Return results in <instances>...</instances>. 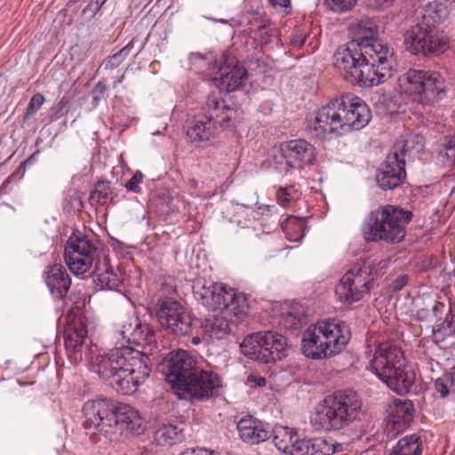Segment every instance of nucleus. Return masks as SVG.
Here are the masks:
<instances>
[{
  "label": "nucleus",
  "mask_w": 455,
  "mask_h": 455,
  "mask_svg": "<svg viewBox=\"0 0 455 455\" xmlns=\"http://www.w3.org/2000/svg\"><path fill=\"white\" fill-rule=\"evenodd\" d=\"M394 55V49L377 37V29L369 28L338 48L333 64L347 82L373 87L391 77Z\"/></svg>",
  "instance_id": "obj_1"
},
{
  "label": "nucleus",
  "mask_w": 455,
  "mask_h": 455,
  "mask_svg": "<svg viewBox=\"0 0 455 455\" xmlns=\"http://www.w3.org/2000/svg\"><path fill=\"white\" fill-rule=\"evenodd\" d=\"M90 364L92 371L124 395L134 394L151 372L150 359L146 352L125 346L97 355Z\"/></svg>",
  "instance_id": "obj_2"
},
{
  "label": "nucleus",
  "mask_w": 455,
  "mask_h": 455,
  "mask_svg": "<svg viewBox=\"0 0 455 455\" xmlns=\"http://www.w3.org/2000/svg\"><path fill=\"white\" fill-rule=\"evenodd\" d=\"M64 259L69 270L77 275L92 268L93 282L101 290H116L121 283L109 265L107 251L94 234L75 230L65 245Z\"/></svg>",
  "instance_id": "obj_3"
},
{
  "label": "nucleus",
  "mask_w": 455,
  "mask_h": 455,
  "mask_svg": "<svg viewBox=\"0 0 455 455\" xmlns=\"http://www.w3.org/2000/svg\"><path fill=\"white\" fill-rule=\"evenodd\" d=\"M196 295L204 306L217 313L202 325L204 333L211 339H221L228 337L233 327L244 321L248 315L246 296L223 283H213L209 287L203 286L196 291Z\"/></svg>",
  "instance_id": "obj_4"
},
{
  "label": "nucleus",
  "mask_w": 455,
  "mask_h": 455,
  "mask_svg": "<svg viewBox=\"0 0 455 455\" xmlns=\"http://www.w3.org/2000/svg\"><path fill=\"white\" fill-rule=\"evenodd\" d=\"M83 414V427L98 431L110 442H119L130 434L139 435L143 431V421L137 411L125 403L116 404L108 398L87 401Z\"/></svg>",
  "instance_id": "obj_5"
},
{
  "label": "nucleus",
  "mask_w": 455,
  "mask_h": 455,
  "mask_svg": "<svg viewBox=\"0 0 455 455\" xmlns=\"http://www.w3.org/2000/svg\"><path fill=\"white\" fill-rule=\"evenodd\" d=\"M371 118V112L361 98L345 93L319 108L309 128L319 139L331 133L342 136L363 129Z\"/></svg>",
  "instance_id": "obj_6"
},
{
  "label": "nucleus",
  "mask_w": 455,
  "mask_h": 455,
  "mask_svg": "<svg viewBox=\"0 0 455 455\" xmlns=\"http://www.w3.org/2000/svg\"><path fill=\"white\" fill-rule=\"evenodd\" d=\"M363 403L359 395L349 388L326 395L315 407L310 418L316 431H339L359 419Z\"/></svg>",
  "instance_id": "obj_7"
},
{
  "label": "nucleus",
  "mask_w": 455,
  "mask_h": 455,
  "mask_svg": "<svg viewBox=\"0 0 455 455\" xmlns=\"http://www.w3.org/2000/svg\"><path fill=\"white\" fill-rule=\"evenodd\" d=\"M413 214L401 206L385 204L371 211L364 218L361 232L366 243H398L406 235V226Z\"/></svg>",
  "instance_id": "obj_8"
},
{
  "label": "nucleus",
  "mask_w": 455,
  "mask_h": 455,
  "mask_svg": "<svg viewBox=\"0 0 455 455\" xmlns=\"http://www.w3.org/2000/svg\"><path fill=\"white\" fill-rule=\"evenodd\" d=\"M351 337L348 325L340 320L318 321L307 328L302 337L305 356L318 360L343 351Z\"/></svg>",
  "instance_id": "obj_9"
},
{
  "label": "nucleus",
  "mask_w": 455,
  "mask_h": 455,
  "mask_svg": "<svg viewBox=\"0 0 455 455\" xmlns=\"http://www.w3.org/2000/svg\"><path fill=\"white\" fill-rule=\"evenodd\" d=\"M370 368L398 395L409 393L415 382V372L405 368L403 350L392 342L379 345L370 361Z\"/></svg>",
  "instance_id": "obj_10"
},
{
  "label": "nucleus",
  "mask_w": 455,
  "mask_h": 455,
  "mask_svg": "<svg viewBox=\"0 0 455 455\" xmlns=\"http://www.w3.org/2000/svg\"><path fill=\"white\" fill-rule=\"evenodd\" d=\"M398 83L403 93L422 106L443 100L448 89L445 78L434 70L410 68L399 77Z\"/></svg>",
  "instance_id": "obj_11"
},
{
  "label": "nucleus",
  "mask_w": 455,
  "mask_h": 455,
  "mask_svg": "<svg viewBox=\"0 0 455 455\" xmlns=\"http://www.w3.org/2000/svg\"><path fill=\"white\" fill-rule=\"evenodd\" d=\"M286 338L277 332H257L246 336L240 345L242 354L262 363L282 360L287 352Z\"/></svg>",
  "instance_id": "obj_12"
},
{
  "label": "nucleus",
  "mask_w": 455,
  "mask_h": 455,
  "mask_svg": "<svg viewBox=\"0 0 455 455\" xmlns=\"http://www.w3.org/2000/svg\"><path fill=\"white\" fill-rule=\"evenodd\" d=\"M371 267L366 262L357 263L339 280L335 288L337 299L344 304L361 300L373 287Z\"/></svg>",
  "instance_id": "obj_13"
},
{
  "label": "nucleus",
  "mask_w": 455,
  "mask_h": 455,
  "mask_svg": "<svg viewBox=\"0 0 455 455\" xmlns=\"http://www.w3.org/2000/svg\"><path fill=\"white\" fill-rule=\"evenodd\" d=\"M197 367L195 356L179 349L169 352L157 364V371L164 376L173 391L180 394Z\"/></svg>",
  "instance_id": "obj_14"
},
{
  "label": "nucleus",
  "mask_w": 455,
  "mask_h": 455,
  "mask_svg": "<svg viewBox=\"0 0 455 455\" xmlns=\"http://www.w3.org/2000/svg\"><path fill=\"white\" fill-rule=\"evenodd\" d=\"M316 158L315 147L305 140L282 142L275 156V168L284 174L312 165Z\"/></svg>",
  "instance_id": "obj_15"
},
{
  "label": "nucleus",
  "mask_w": 455,
  "mask_h": 455,
  "mask_svg": "<svg viewBox=\"0 0 455 455\" xmlns=\"http://www.w3.org/2000/svg\"><path fill=\"white\" fill-rule=\"evenodd\" d=\"M217 73L220 76L214 78V83L220 91L226 92L243 90L249 78L247 69L232 50L225 51L221 54Z\"/></svg>",
  "instance_id": "obj_16"
},
{
  "label": "nucleus",
  "mask_w": 455,
  "mask_h": 455,
  "mask_svg": "<svg viewBox=\"0 0 455 455\" xmlns=\"http://www.w3.org/2000/svg\"><path fill=\"white\" fill-rule=\"evenodd\" d=\"M116 332L123 341L128 344L141 347L148 351L156 347V334L154 330L147 323H142L138 316L126 315L122 317L116 325Z\"/></svg>",
  "instance_id": "obj_17"
},
{
  "label": "nucleus",
  "mask_w": 455,
  "mask_h": 455,
  "mask_svg": "<svg viewBox=\"0 0 455 455\" xmlns=\"http://www.w3.org/2000/svg\"><path fill=\"white\" fill-rule=\"evenodd\" d=\"M87 319L79 307L68 313V325L64 330V343L70 361L77 364L83 359L82 348L87 338Z\"/></svg>",
  "instance_id": "obj_18"
},
{
  "label": "nucleus",
  "mask_w": 455,
  "mask_h": 455,
  "mask_svg": "<svg viewBox=\"0 0 455 455\" xmlns=\"http://www.w3.org/2000/svg\"><path fill=\"white\" fill-rule=\"evenodd\" d=\"M221 387L222 381L217 373L197 367L181 393L203 401L219 395Z\"/></svg>",
  "instance_id": "obj_19"
},
{
  "label": "nucleus",
  "mask_w": 455,
  "mask_h": 455,
  "mask_svg": "<svg viewBox=\"0 0 455 455\" xmlns=\"http://www.w3.org/2000/svg\"><path fill=\"white\" fill-rule=\"evenodd\" d=\"M405 180V159L391 151L377 172V184L382 190H394L403 185Z\"/></svg>",
  "instance_id": "obj_20"
},
{
  "label": "nucleus",
  "mask_w": 455,
  "mask_h": 455,
  "mask_svg": "<svg viewBox=\"0 0 455 455\" xmlns=\"http://www.w3.org/2000/svg\"><path fill=\"white\" fill-rule=\"evenodd\" d=\"M202 113L211 117L220 128H229L235 118L236 109L222 98L220 92H212L207 96Z\"/></svg>",
  "instance_id": "obj_21"
},
{
  "label": "nucleus",
  "mask_w": 455,
  "mask_h": 455,
  "mask_svg": "<svg viewBox=\"0 0 455 455\" xmlns=\"http://www.w3.org/2000/svg\"><path fill=\"white\" fill-rule=\"evenodd\" d=\"M414 405L410 400L395 399L387 410V427L393 435L405 430L414 419Z\"/></svg>",
  "instance_id": "obj_22"
},
{
  "label": "nucleus",
  "mask_w": 455,
  "mask_h": 455,
  "mask_svg": "<svg viewBox=\"0 0 455 455\" xmlns=\"http://www.w3.org/2000/svg\"><path fill=\"white\" fill-rule=\"evenodd\" d=\"M44 280L51 294L56 299H64L71 286V278L61 264L48 267L44 272Z\"/></svg>",
  "instance_id": "obj_23"
},
{
  "label": "nucleus",
  "mask_w": 455,
  "mask_h": 455,
  "mask_svg": "<svg viewBox=\"0 0 455 455\" xmlns=\"http://www.w3.org/2000/svg\"><path fill=\"white\" fill-rule=\"evenodd\" d=\"M220 129V127L211 117L200 112L188 122L187 136L190 142L200 143L210 140Z\"/></svg>",
  "instance_id": "obj_24"
},
{
  "label": "nucleus",
  "mask_w": 455,
  "mask_h": 455,
  "mask_svg": "<svg viewBox=\"0 0 455 455\" xmlns=\"http://www.w3.org/2000/svg\"><path fill=\"white\" fill-rule=\"evenodd\" d=\"M237 429L240 437L251 444H258L270 436V433L264 424L251 416L241 419L237 423Z\"/></svg>",
  "instance_id": "obj_25"
},
{
  "label": "nucleus",
  "mask_w": 455,
  "mask_h": 455,
  "mask_svg": "<svg viewBox=\"0 0 455 455\" xmlns=\"http://www.w3.org/2000/svg\"><path fill=\"white\" fill-rule=\"evenodd\" d=\"M430 25L419 22L404 33V47L410 53L423 56L427 48V39Z\"/></svg>",
  "instance_id": "obj_26"
},
{
  "label": "nucleus",
  "mask_w": 455,
  "mask_h": 455,
  "mask_svg": "<svg viewBox=\"0 0 455 455\" xmlns=\"http://www.w3.org/2000/svg\"><path fill=\"white\" fill-rule=\"evenodd\" d=\"M450 43L449 36L443 31H440L436 27L430 25L426 42L428 49L424 50L423 56L430 57L443 54L450 48Z\"/></svg>",
  "instance_id": "obj_27"
},
{
  "label": "nucleus",
  "mask_w": 455,
  "mask_h": 455,
  "mask_svg": "<svg viewBox=\"0 0 455 455\" xmlns=\"http://www.w3.org/2000/svg\"><path fill=\"white\" fill-rule=\"evenodd\" d=\"M182 310V305L172 299H159L156 305V315L160 325L164 329Z\"/></svg>",
  "instance_id": "obj_28"
},
{
  "label": "nucleus",
  "mask_w": 455,
  "mask_h": 455,
  "mask_svg": "<svg viewBox=\"0 0 455 455\" xmlns=\"http://www.w3.org/2000/svg\"><path fill=\"white\" fill-rule=\"evenodd\" d=\"M196 323H197V319L192 317L190 313L182 306L180 314L166 325L164 330L174 336L183 337L192 333Z\"/></svg>",
  "instance_id": "obj_29"
},
{
  "label": "nucleus",
  "mask_w": 455,
  "mask_h": 455,
  "mask_svg": "<svg viewBox=\"0 0 455 455\" xmlns=\"http://www.w3.org/2000/svg\"><path fill=\"white\" fill-rule=\"evenodd\" d=\"M425 145V138L418 133L409 132L396 140L392 148L393 153L405 159V156L413 150L419 151Z\"/></svg>",
  "instance_id": "obj_30"
},
{
  "label": "nucleus",
  "mask_w": 455,
  "mask_h": 455,
  "mask_svg": "<svg viewBox=\"0 0 455 455\" xmlns=\"http://www.w3.org/2000/svg\"><path fill=\"white\" fill-rule=\"evenodd\" d=\"M422 442L417 434L401 438L388 455H421Z\"/></svg>",
  "instance_id": "obj_31"
},
{
  "label": "nucleus",
  "mask_w": 455,
  "mask_h": 455,
  "mask_svg": "<svg viewBox=\"0 0 455 455\" xmlns=\"http://www.w3.org/2000/svg\"><path fill=\"white\" fill-rule=\"evenodd\" d=\"M434 329V335L437 342L444 341L448 337L455 338V313L451 306L448 307L443 319Z\"/></svg>",
  "instance_id": "obj_32"
},
{
  "label": "nucleus",
  "mask_w": 455,
  "mask_h": 455,
  "mask_svg": "<svg viewBox=\"0 0 455 455\" xmlns=\"http://www.w3.org/2000/svg\"><path fill=\"white\" fill-rule=\"evenodd\" d=\"M342 451L343 444L332 439L321 437L310 439L309 455H332Z\"/></svg>",
  "instance_id": "obj_33"
},
{
  "label": "nucleus",
  "mask_w": 455,
  "mask_h": 455,
  "mask_svg": "<svg viewBox=\"0 0 455 455\" xmlns=\"http://www.w3.org/2000/svg\"><path fill=\"white\" fill-rule=\"evenodd\" d=\"M189 62L194 68L201 72L212 74L218 71L219 66L220 65V58L214 60L211 54L204 55L199 52H192L189 55Z\"/></svg>",
  "instance_id": "obj_34"
},
{
  "label": "nucleus",
  "mask_w": 455,
  "mask_h": 455,
  "mask_svg": "<svg viewBox=\"0 0 455 455\" xmlns=\"http://www.w3.org/2000/svg\"><path fill=\"white\" fill-rule=\"evenodd\" d=\"M297 434L298 433L292 428L280 427L274 430L272 442L281 452L287 454Z\"/></svg>",
  "instance_id": "obj_35"
},
{
  "label": "nucleus",
  "mask_w": 455,
  "mask_h": 455,
  "mask_svg": "<svg viewBox=\"0 0 455 455\" xmlns=\"http://www.w3.org/2000/svg\"><path fill=\"white\" fill-rule=\"evenodd\" d=\"M447 9L443 4L430 3L426 6L420 22H426L427 25L436 27V24L441 23L447 17Z\"/></svg>",
  "instance_id": "obj_36"
},
{
  "label": "nucleus",
  "mask_w": 455,
  "mask_h": 455,
  "mask_svg": "<svg viewBox=\"0 0 455 455\" xmlns=\"http://www.w3.org/2000/svg\"><path fill=\"white\" fill-rule=\"evenodd\" d=\"M282 229L288 240L297 242L304 236L305 223L301 219L289 217L282 223Z\"/></svg>",
  "instance_id": "obj_37"
},
{
  "label": "nucleus",
  "mask_w": 455,
  "mask_h": 455,
  "mask_svg": "<svg viewBox=\"0 0 455 455\" xmlns=\"http://www.w3.org/2000/svg\"><path fill=\"white\" fill-rule=\"evenodd\" d=\"M181 430L176 425H163L156 433V439L162 445H172L179 439Z\"/></svg>",
  "instance_id": "obj_38"
},
{
  "label": "nucleus",
  "mask_w": 455,
  "mask_h": 455,
  "mask_svg": "<svg viewBox=\"0 0 455 455\" xmlns=\"http://www.w3.org/2000/svg\"><path fill=\"white\" fill-rule=\"evenodd\" d=\"M111 192L110 183L108 181L100 180L94 185L91 191L89 202L92 205H104L108 200Z\"/></svg>",
  "instance_id": "obj_39"
},
{
  "label": "nucleus",
  "mask_w": 455,
  "mask_h": 455,
  "mask_svg": "<svg viewBox=\"0 0 455 455\" xmlns=\"http://www.w3.org/2000/svg\"><path fill=\"white\" fill-rule=\"evenodd\" d=\"M440 161L448 167H455V134L445 139L444 148L439 152Z\"/></svg>",
  "instance_id": "obj_40"
},
{
  "label": "nucleus",
  "mask_w": 455,
  "mask_h": 455,
  "mask_svg": "<svg viewBox=\"0 0 455 455\" xmlns=\"http://www.w3.org/2000/svg\"><path fill=\"white\" fill-rule=\"evenodd\" d=\"M310 439H300L297 435L293 439L291 447L287 451V455H309Z\"/></svg>",
  "instance_id": "obj_41"
},
{
  "label": "nucleus",
  "mask_w": 455,
  "mask_h": 455,
  "mask_svg": "<svg viewBox=\"0 0 455 455\" xmlns=\"http://www.w3.org/2000/svg\"><path fill=\"white\" fill-rule=\"evenodd\" d=\"M356 1L357 0H325V4L331 11L342 12L351 10L355 5Z\"/></svg>",
  "instance_id": "obj_42"
},
{
  "label": "nucleus",
  "mask_w": 455,
  "mask_h": 455,
  "mask_svg": "<svg viewBox=\"0 0 455 455\" xmlns=\"http://www.w3.org/2000/svg\"><path fill=\"white\" fill-rule=\"evenodd\" d=\"M455 383V374L451 376H445L444 378H438L435 381V390L440 395L441 398H445L450 394L448 383Z\"/></svg>",
  "instance_id": "obj_43"
},
{
  "label": "nucleus",
  "mask_w": 455,
  "mask_h": 455,
  "mask_svg": "<svg viewBox=\"0 0 455 455\" xmlns=\"http://www.w3.org/2000/svg\"><path fill=\"white\" fill-rule=\"evenodd\" d=\"M144 174L140 171H136L133 176L125 182L124 188L127 191L135 194L141 192L140 184L143 182Z\"/></svg>",
  "instance_id": "obj_44"
},
{
  "label": "nucleus",
  "mask_w": 455,
  "mask_h": 455,
  "mask_svg": "<svg viewBox=\"0 0 455 455\" xmlns=\"http://www.w3.org/2000/svg\"><path fill=\"white\" fill-rule=\"evenodd\" d=\"M68 113V100L63 97L51 108L50 117L52 120H58Z\"/></svg>",
  "instance_id": "obj_45"
},
{
  "label": "nucleus",
  "mask_w": 455,
  "mask_h": 455,
  "mask_svg": "<svg viewBox=\"0 0 455 455\" xmlns=\"http://www.w3.org/2000/svg\"><path fill=\"white\" fill-rule=\"evenodd\" d=\"M257 36L259 40V44L262 46L269 44L273 41V38L275 36L273 29L266 24L258 27Z\"/></svg>",
  "instance_id": "obj_46"
},
{
  "label": "nucleus",
  "mask_w": 455,
  "mask_h": 455,
  "mask_svg": "<svg viewBox=\"0 0 455 455\" xmlns=\"http://www.w3.org/2000/svg\"><path fill=\"white\" fill-rule=\"evenodd\" d=\"M44 102V97L41 93H36L30 99L26 109L25 117L31 116L42 107Z\"/></svg>",
  "instance_id": "obj_47"
},
{
  "label": "nucleus",
  "mask_w": 455,
  "mask_h": 455,
  "mask_svg": "<svg viewBox=\"0 0 455 455\" xmlns=\"http://www.w3.org/2000/svg\"><path fill=\"white\" fill-rule=\"evenodd\" d=\"M304 315L299 313L287 312L283 315V323L287 328L297 329L303 320Z\"/></svg>",
  "instance_id": "obj_48"
},
{
  "label": "nucleus",
  "mask_w": 455,
  "mask_h": 455,
  "mask_svg": "<svg viewBox=\"0 0 455 455\" xmlns=\"http://www.w3.org/2000/svg\"><path fill=\"white\" fill-rule=\"evenodd\" d=\"M294 191V186L290 185L286 187H280L276 192V197L278 203L283 205L286 206L291 202V193Z\"/></svg>",
  "instance_id": "obj_49"
},
{
  "label": "nucleus",
  "mask_w": 455,
  "mask_h": 455,
  "mask_svg": "<svg viewBox=\"0 0 455 455\" xmlns=\"http://www.w3.org/2000/svg\"><path fill=\"white\" fill-rule=\"evenodd\" d=\"M275 12L283 14H288L291 11V0H268Z\"/></svg>",
  "instance_id": "obj_50"
},
{
  "label": "nucleus",
  "mask_w": 455,
  "mask_h": 455,
  "mask_svg": "<svg viewBox=\"0 0 455 455\" xmlns=\"http://www.w3.org/2000/svg\"><path fill=\"white\" fill-rule=\"evenodd\" d=\"M107 0H91L90 3L84 8L83 12L94 17L97 12L100 10L101 6L106 3Z\"/></svg>",
  "instance_id": "obj_51"
},
{
  "label": "nucleus",
  "mask_w": 455,
  "mask_h": 455,
  "mask_svg": "<svg viewBox=\"0 0 455 455\" xmlns=\"http://www.w3.org/2000/svg\"><path fill=\"white\" fill-rule=\"evenodd\" d=\"M106 85L102 82H98L92 91V101L96 106L104 98L106 92Z\"/></svg>",
  "instance_id": "obj_52"
},
{
  "label": "nucleus",
  "mask_w": 455,
  "mask_h": 455,
  "mask_svg": "<svg viewBox=\"0 0 455 455\" xmlns=\"http://www.w3.org/2000/svg\"><path fill=\"white\" fill-rule=\"evenodd\" d=\"M408 275H400L391 283V289L393 291H401L407 283H408Z\"/></svg>",
  "instance_id": "obj_53"
},
{
  "label": "nucleus",
  "mask_w": 455,
  "mask_h": 455,
  "mask_svg": "<svg viewBox=\"0 0 455 455\" xmlns=\"http://www.w3.org/2000/svg\"><path fill=\"white\" fill-rule=\"evenodd\" d=\"M124 60V59L116 52L108 59L106 64V68L114 69L117 68Z\"/></svg>",
  "instance_id": "obj_54"
},
{
  "label": "nucleus",
  "mask_w": 455,
  "mask_h": 455,
  "mask_svg": "<svg viewBox=\"0 0 455 455\" xmlns=\"http://www.w3.org/2000/svg\"><path fill=\"white\" fill-rule=\"evenodd\" d=\"M448 307L443 303L435 301L434 305L429 308L430 310V316L434 315L435 317L438 316L439 314H443L447 312Z\"/></svg>",
  "instance_id": "obj_55"
},
{
  "label": "nucleus",
  "mask_w": 455,
  "mask_h": 455,
  "mask_svg": "<svg viewBox=\"0 0 455 455\" xmlns=\"http://www.w3.org/2000/svg\"><path fill=\"white\" fill-rule=\"evenodd\" d=\"M247 383L251 387H264L266 385V379L261 376L249 375L247 378Z\"/></svg>",
  "instance_id": "obj_56"
},
{
  "label": "nucleus",
  "mask_w": 455,
  "mask_h": 455,
  "mask_svg": "<svg viewBox=\"0 0 455 455\" xmlns=\"http://www.w3.org/2000/svg\"><path fill=\"white\" fill-rule=\"evenodd\" d=\"M180 455H219L206 449H193L192 451H186Z\"/></svg>",
  "instance_id": "obj_57"
},
{
  "label": "nucleus",
  "mask_w": 455,
  "mask_h": 455,
  "mask_svg": "<svg viewBox=\"0 0 455 455\" xmlns=\"http://www.w3.org/2000/svg\"><path fill=\"white\" fill-rule=\"evenodd\" d=\"M416 315L419 320L427 321L430 317V310L427 307H423L419 309Z\"/></svg>",
  "instance_id": "obj_58"
},
{
  "label": "nucleus",
  "mask_w": 455,
  "mask_h": 455,
  "mask_svg": "<svg viewBox=\"0 0 455 455\" xmlns=\"http://www.w3.org/2000/svg\"><path fill=\"white\" fill-rule=\"evenodd\" d=\"M133 48V43L130 42L124 48H122L117 53L122 56L124 60L130 54L131 50Z\"/></svg>",
  "instance_id": "obj_59"
},
{
  "label": "nucleus",
  "mask_w": 455,
  "mask_h": 455,
  "mask_svg": "<svg viewBox=\"0 0 455 455\" xmlns=\"http://www.w3.org/2000/svg\"><path fill=\"white\" fill-rule=\"evenodd\" d=\"M133 48V43L130 42L124 48H122L117 53L122 56L124 60L130 54L131 50Z\"/></svg>",
  "instance_id": "obj_60"
},
{
  "label": "nucleus",
  "mask_w": 455,
  "mask_h": 455,
  "mask_svg": "<svg viewBox=\"0 0 455 455\" xmlns=\"http://www.w3.org/2000/svg\"><path fill=\"white\" fill-rule=\"evenodd\" d=\"M133 48V43L130 42L124 48H122L117 53L122 56L124 60L130 54L131 50Z\"/></svg>",
  "instance_id": "obj_61"
},
{
  "label": "nucleus",
  "mask_w": 455,
  "mask_h": 455,
  "mask_svg": "<svg viewBox=\"0 0 455 455\" xmlns=\"http://www.w3.org/2000/svg\"><path fill=\"white\" fill-rule=\"evenodd\" d=\"M291 43L294 45V46H302L305 43V37H302V36H294L291 38Z\"/></svg>",
  "instance_id": "obj_62"
},
{
  "label": "nucleus",
  "mask_w": 455,
  "mask_h": 455,
  "mask_svg": "<svg viewBox=\"0 0 455 455\" xmlns=\"http://www.w3.org/2000/svg\"><path fill=\"white\" fill-rule=\"evenodd\" d=\"M124 75L121 76L119 78H117L116 80H115L114 82V87H116L117 84H121L123 81H124Z\"/></svg>",
  "instance_id": "obj_63"
},
{
  "label": "nucleus",
  "mask_w": 455,
  "mask_h": 455,
  "mask_svg": "<svg viewBox=\"0 0 455 455\" xmlns=\"http://www.w3.org/2000/svg\"><path fill=\"white\" fill-rule=\"evenodd\" d=\"M201 342V339L198 336H195L192 338V343L194 345H198Z\"/></svg>",
  "instance_id": "obj_64"
}]
</instances>
